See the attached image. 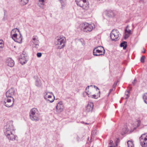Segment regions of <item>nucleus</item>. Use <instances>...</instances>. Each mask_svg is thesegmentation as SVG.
Wrapping results in <instances>:
<instances>
[{"label":"nucleus","mask_w":147,"mask_h":147,"mask_svg":"<svg viewBox=\"0 0 147 147\" xmlns=\"http://www.w3.org/2000/svg\"><path fill=\"white\" fill-rule=\"evenodd\" d=\"M88 91H87V92H86V93L87 94V95H88L89 97L95 99H97L98 97L100 96V94L99 93H97V95L93 94L89 96V94L88 93Z\"/></svg>","instance_id":"obj_20"},{"label":"nucleus","mask_w":147,"mask_h":147,"mask_svg":"<svg viewBox=\"0 0 147 147\" xmlns=\"http://www.w3.org/2000/svg\"><path fill=\"white\" fill-rule=\"evenodd\" d=\"M127 42L126 41H123L121 43L120 46L121 47H123V49H125L127 46Z\"/></svg>","instance_id":"obj_23"},{"label":"nucleus","mask_w":147,"mask_h":147,"mask_svg":"<svg viewBox=\"0 0 147 147\" xmlns=\"http://www.w3.org/2000/svg\"><path fill=\"white\" fill-rule=\"evenodd\" d=\"M13 39L16 42L21 43L22 40V35L19 30L17 28L13 29L11 33Z\"/></svg>","instance_id":"obj_2"},{"label":"nucleus","mask_w":147,"mask_h":147,"mask_svg":"<svg viewBox=\"0 0 147 147\" xmlns=\"http://www.w3.org/2000/svg\"><path fill=\"white\" fill-rule=\"evenodd\" d=\"M89 88V86H88L86 88V90H87V89H88Z\"/></svg>","instance_id":"obj_38"},{"label":"nucleus","mask_w":147,"mask_h":147,"mask_svg":"<svg viewBox=\"0 0 147 147\" xmlns=\"http://www.w3.org/2000/svg\"><path fill=\"white\" fill-rule=\"evenodd\" d=\"M63 109V105L62 102H58L56 107L57 112L60 113L61 112Z\"/></svg>","instance_id":"obj_14"},{"label":"nucleus","mask_w":147,"mask_h":147,"mask_svg":"<svg viewBox=\"0 0 147 147\" xmlns=\"http://www.w3.org/2000/svg\"><path fill=\"white\" fill-rule=\"evenodd\" d=\"M118 81H117L116 82H115L114 84H113V88H115L116 86L117 82H118Z\"/></svg>","instance_id":"obj_35"},{"label":"nucleus","mask_w":147,"mask_h":147,"mask_svg":"<svg viewBox=\"0 0 147 147\" xmlns=\"http://www.w3.org/2000/svg\"><path fill=\"white\" fill-rule=\"evenodd\" d=\"M94 25L93 24H89L85 22L83 24L82 30L84 32H89L93 30Z\"/></svg>","instance_id":"obj_6"},{"label":"nucleus","mask_w":147,"mask_h":147,"mask_svg":"<svg viewBox=\"0 0 147 147\" xmlns=\"http://www.w3.org/2000/svg\"><path fill=\"white\" fill-rule=\"evenodd\" d=\"M16 94L15 89L14 88H11L6 92L5 95L7 98H13V96Z\"/></svg>","instance_id":"obj_10"},{"label":"nucleus","mask_w":147,"mask_h":147,"mask_svg":"<svg viewBox=\"0 0 147 147\" xmlns=\"http://www.w3.org/2000/svg\"><path fill=\"white\" fill-rule=\"evenodd\" d=\"M95 48H97V49L100 50L101 51V52L102 53V54H104L105 53V51L104 49V48L102 46H99L96 47Z\"/></svg>","instance_id":"obj_22"},{"label":"nucleus","mask_w":147,"mask_h":147,"mask_svg":"<svg viewBox=\"0 0 147 147\" xmlns=\"http://www.w3.org/2000/svg\"><path fill=\"white\" fill-rule=\"evenodd\" d=\"M140 143L142 147H146L147 146V134H142L140 137Z\"/></svg>","instance_id":"obj_7"},{"label":"nucleus","mask_w":147,"mask_h":147,"mask_svg":"<svg viewBox=\"0 0 147 147\" xmlns=\"http://www.w3.org/2000/svg\"><path fill=\"white\" fill-rule=\"evenodd\" d=\"M143 99L144 102L147 104V93H145L143 95Z\"/></svg>","instance_id":"obj_25"},{"label":"nucleus","mask_w":147,"mask_h":147,"mask_svg":"<svg viewBox=\"0 0 147 147\" xmlns=\"http://www.w3.org/2000/svg\"><path fill=\"white\" fill-rule=\"evenodd\" d=\"M94 86V88H95V89L98 92V93H99L100 94V90L97 87L95 86Z\"/></svg>","instance_id":"obj_30"},{"label":"nucleus","mask_w":147,"mask_h":147,"mask_svg":"<svg viewBox=\"0 0 147 147\" xmlns=\"http://www.w3.org/2000/svg\"><path fill=\"white\" fill-rule=\"evenodd\" d=\"M85 124H88V123H85Z\"/></svg>","instance_id":"obj_43"},{"label":"nucleus","mask_w":147,"mask_h":147,"mask_svg":"<svg viewBox=\"0 0 147 147\" xmlns=\"http://www.w3.org/2000/svg\"><path fill=\"white\" fill-rule=\"evenodd\" d=\"M109 144L110 145L109 147H113V142L112 140H110L109 143Z\"/></svg>","instance_id":"obj_31"},{"label":"nucleus","mask_w":147,"mask_h":147,"mask_svg":"<svg viewBox=\"0 0 147 147\" xmlns=\"http://www.w3.org/2000/svg\"><path fill=\"white\" fill-rule=\"evenodd\" d=\"M128 147H134V145L132 141L129 140L127 142Z\"/></svg>","instance_id":"obj_24"},{"label":"nucleus","mask_w":147,"mask_h":147,"mask_svg":"<svg viewBox=\"0 0 147 147\" xmlns=\"http://www.w3.org/2000/svg\"><path fill=\"white\" fill-rule=\"evenodd\" d=\"M119 32L117 30H113L111 32L110 36L112 40L116 41L119 37Z\"/></svg>","instance_id":"obj_8"},{"label":"nucleus","mask_w":147,"mask_h":147,"mask_svg":"<svg viewBox=\"0 0 147 147\" xmlns=\"http://www.w3.org/2000/svg\"><path fill=\"white\" fill-rule=\"evenodd\" d=\"M14 99L13 98L6 97L3 102L4 105L7 107H12L13 104Z\"/></svg>","instance_id":"obj_9"},{"label":"nucleus","mask_w":147,"mask_h":147,"mask_svg":"<svg viewBox=\"0 0 147 147\" xmlns=\"http://www.w3.org/2000/svg\"><path fill=\"white\" fill-rule=\"evenodd\" d=\"M112 90V89H111L110 90V92L109 93H110V92H111Z\"/></svg>","instance_id":"obj_39"},{"label":"nucleus","mask_w":147,"mask_h":147,"mask_svg":"<svg viewBox=\"0 0 147 147\" xmlns=\"http://www.w3.org/2000/svg\"><path fill=\"white\" fill-rule=\"evenodd\" d=\"M31 119L35 121H38L40 119V114L36 108H32L30 111L29 113Z\"/></svg>","instance_id":"obj_3"},{"label":"nucleus","mask_w":147,"mask_h":147,"mask_svg":"<svg viewBox=\"0 0 147 147\" xmlns=\"http://www.w3.org/2000/svg\"><path fill=\"white\" fill-rule=\"evenodd\" d=\"M31 42L33 44V46L36 48H38L39 44V38L38 36L34 35L33 36Z\"/></svg>","instance_id":"obj_11"},{"label":"nucleus","mask_w":147,"mask_h":147,"mask_svg":"<svg viewBox=\"0 0 147 147\" xmlns=\"http://www.w3.org/2000/svg\"><path fill=\"white\" fill-rule=\"evenodd\" d=\"M15 130L12 121H9L6 126H5L4 133L9 140L14 141L16 140L17 136L15 134Z\"/></svg>","instance_id":"obj_1"},{"label":"nucleus","mask_w":147,"mask_h":147,"mask_svg":"<svg viewBox=\"0 0 147 147\" xmlns=\"http://www.w3.org/2000/svg\"><path fill=\"white\" fill-rule=\"evenodd\" d=\"M145 57L144 56H142L141 58L140 61L142 63H144V59L145 58Z\"/></svg>","instance_id":"obj_28"},{"label":"nucleus","mask_w":147,"mask_h":147,"mask_svg":"<svg viewBox=\"0 0 147 147\" xmlns=\"http://www.w3.org/2000/svg\"><path fill=\"white\" fill-rule=\"evenodd\" d=\"M129 27V26L128 25H127L126 26V28L127 29V28L128 27Z\"/></svg>","instance_id":"obj_40"},{"label":"nucleus","mask_w":147,"mask_h":147,"mask_svg":"<svg viewBox=\"0 0 147 147\" xmlns=\"http://www.w3.org/2000/svg\"><path fill=\"white\" fill-rule=\"evenodd\" d=\"M97 48H94L93 50V55L94 56H98L104 55L101 52V51L97 49Z\"/></svg>","instance_id":"obj_17"},{"label":"nucleus","mask_w":147,"mask_h":147,"mask_svg":"<svg viewBox=\"0 0 147 147\" xmlns=\"http://www.w3.org/2000/svg\"><path fill=\"white\" fill-rule=\"evenodd\" d=\"M136 81V78H135L134 81L133 82H132V83L134 85H135V84H136V83L135 82Z\"/></svg>","instance_id":"obj_36"},{"label":"nucleus","mask_w":147,"mask_h":147,"mask_svg":"<svg viewBox=\"0 0 147 147\" xmlns=\"http://www.w3.org/2000/svg\"><path fill=\"white\" fill-rule=\"evenodd\" d=\"M66 39L63 36L57 37L55 39V44L58 49L63 48L65 45Z\"/></svg>","instance_id":"obj_4"},{"label":"nucleus","mask_w":147,"mask_h":147,"mask_svg":"<svg viewBox=\"0 0 147 147\" xmlns=\"http://www.w3.org/2000/svg\"><path fill=\"white\" fill-rule=\"evenodd\" d=\"M4 45L3 41L1 40H0V51H1L3 49Z\"/></svg>","instance_id":"obj_26"},{"label":"nucleus","mask_w":147,"mask_h":147,"mask_svg":"<svg viewBox=\"0 0 147 147\" xmlns=\"http://www.w3.org/2000/svg\"><path fill=\"white\" fill-rule=\"evenodd\" d=\"M92 86V85H91L90 86Z\"/></svg>","instance_id":"obj_45"},{"label":"nucleus","mask_w":147,"mask_h":147,"mask_svg":"<svg viewBox=\"0 0 147 147\" xmlns=\"http://www.w3.org/2000/svg\"><path fill=\"white\" fill-rule=\"evenodd\" d=\"M106 15L109 17H113L115 16V13L112 10H109L106 13Z\"/></svg>","instance_id":"obj_18"},{"label":"nucleus","mask_w":147,"mask_h":147,"mask_svg":"<svg viewBox=\"0 0 147 147\" xmlns=\"http://www.w3.org/2000/svg\"><path fill=\"white\" fill-rule=\"evenodd\" d=\"M129 34H127V33H125V36H124V39H127V38H128L129 36Z\"/></svg>","instance_id":"obj_32"},{"label":"nucleus","mask_w":147,"mask_h":147,"mask_svg":"<svg viewBox=\"0 0 147 147\" xmlns=\"http://www.w3.org/2000/svg\"><path fill=\"white\" fill-rule=\"evenodd\" d=\"M3 20L4 21L5 20V17H4L3 19Z\"/></svg>","instance_id":"obj_41"},{"label":"nucleus","mask_w":147,"mask_h":147,"mask_svg":"<svg viewBox=\"0 0 147 147\" xmlns=\"http://www.w3.org/2000/svg\"><path fill=\"white\" fill-rule=\"evenodd\" d=\"M6 64L9 66L12 67L14 65V61L11 58H8L6 60Z\"/></svg>","instance_id":"obj_16"},{"label":"nucleus","mask_w":147,"mask_h":147,"mask_svg":"<svg viewBox=\"0 0 147 147\" xmlns=\"http://www.w3.org/2000/svg\"><path fill=\"white\" fill-rule=\"evenodd\" d=\"M129 91H127L125 92V95L127 96V97H126V98H128L129 96Z\"/></svg>","instance_id":"obj_33"},{"label":"nucleus","mask_w":147,"mask_h":147,"mask_svg":"<svg viewBox=\"0 0 147 147\" xmlns=\"http://www.w3.org/2000/svg\"><path fill=\"white\" fill-rule=\"evenodd\" d=\"M34 77L35 80V85L36 86L38 87H41L42 84L40 79L37 76H35Z\"/></svg>","instance_id":"obj_13"},{"label":"nucleus","mask_w":147,"mask_h":147,"mask_svg":"<svg viewBox=\"0 0 147 147\" xmlns=\"http://www.w3.org/2000/svg\"><path fill=\"white\" fill-rule=\"evenodd\" d=\"M142 52L143 53H144L145 52V51L144 50V51H142Z\"/></svg>","instance_id":"obj_42"},{"label":"nucleus","mask_w":147,"mask_h":147,"mask_svg":"<svg viewBox=\"0 0 147 147\" xmlns=\"http://www.w3.org/2000/svg\"><path fill=\"white\" fill-rule=\"evenodd\" d=\"M61 4V8L63 9L66 4V0H59Z\"/></svg>","instance_id":"obj_21"},{"label":"nucleus","mask_w":147,"mask_h":147,"mask_svg":"<svg viewBox=\"0 0 147 147\" xmlns=\"http://www.w3.org/2000/svg\"><path fill=\"white\" fill-rule=\"evenodd\" d=\"M93 132V131H92V132ZM92 134H93V133H92Z\"/></svg>","instance_id":"obj_44"},{"label":"nucleus","mask_w":147,"mask_h":147,"mask_svg":"<svg viewBox=\"0 0 147 147\" xmlns=\"http://www.w3.org/2000/svg\"><path fill=\"white\" fill-rule=\"evenodd\" d=\"M77 5L87 10L89 8V3L87 0H75Z\"/></svg>","instance_id":"obj_5"},{"label":"nucleus","mask_w":147,"mask_h":147,"mask_svg":"<svg viewBox=\"0 0 147 147\" xmlns=\"http://www.w3.org/2000/svg\"><path fill=\"white\" fill-rule=\"evenodd\" d=\"M21 57L19 59V61L20 63L22 65L25 64L27 61L26 58L24 55L21 56Z\"/></svg>","instance_id":"obj_19"},{"label":"nucleus","mask_w":147,"mask_h":147,"mask_svg":"<svg viewBox=\"0 0 147 147\" xmlns=\"http://www.w3.org/2000/svg\"><path fill=\"white\" fill-rule=\"evenodd\" d=\"M93 104L92 102L89 103L86 107V111L87 112H91L93 109Z\"/></svg>","instance_id":"obj_15"},{"label":"nucleus","mask_w":147,"mask_h":147,"mask_svg":"<svg viewBox=\"0 0 147 147\" xmlns=\"http://www.w3.org/2000/svg\"><path fill=\"white\" fill-rule=\"evenodd\" d=\"M125 33H128V34H131V31L130 30H128L126 29L125 30Z\"/></svg>","instance_id":"obj_29"},{"label":"nucleus","mask_w":147,"mask_h":147,"mask_svg":"<svg viewBox=\"0 0 147 147\" xmlns=\"http://www.w3.org/2000/svg\"><path fill=\"white\" fill-rule=\"evenodd\" d=\"M138 125H140V120H138Z\"/></svg>","instance_id":"obj_37"},{"label":"nucleus","mask_w":147,"mask_h":147,"mask_svg":"<svg viewBox=\"0 0 147 147\" xmlns=\"http://www.w3.org/2000/svg\"><path fill=\"white\" fill-rule=\"evenodd\" d=\"M42 53H38L37 54V57H41L42 55Z\"/></svg>","instance_id":"obj_34"},{"label":"nucleus","mask_w":147,"mask_h":147,"mask_svg":"<svg viewBox=\"0 0 147 147\" xmlns=\"http://www.w3.org/2000/svg\"><path fill=\"white\" fill-rule=\"evenodd\" d=\"M20 4L24 5L26 4L28 2L29 0H20Z\"/></svg>","instance_id":"obj_27"},{"label":"nucleus","mask_w":147,"mask_h":147,"mask_svg":"<svg viewBox=\"0 0 147 147\" xmlns=\"http://www.w3.org/2000/svg\"><path fill=\"white\" fill-rule=\"evenodd\" d=\"M48 93H51L53 95V94L52 92L51 93L49 92H46L45 94V95H44V98L47 101H49L51 103L54 101L55 99V96L53 95V97L52 98L51 96L50 95H47Z\"/></svg>","instance_id":"obj_12"}]
</instances>
